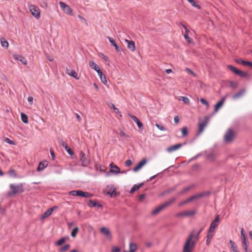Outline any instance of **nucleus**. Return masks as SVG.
Segmentation results:
<instances>
[{"label": "nucleus", "instance_id": "052dcab7", "mask_svg": "<svg viewBox=\"0 0 252 252\" xmlns=\"http://www.w3.org/2000/svg\"><path fill=\"white\" fill-rule=\"evenodd\" d=\"M33 98L32 96H29L28 98V101L30 105H32L33 104Z\"/></svg>", "mask_w": 252, "mask_h": 252}, {"label": "nucleus", "instance_id": "0eeeda50", "mask_svg": "<svg viewBox=\"0 0 252 252\" xmlns=\"http://www.w3.org/2000/svg\"><path fill=\"white\" fill-rule=\"evenodd\" d=\"M209 121V117L205 116L204 118L203 121H202V122H200L198 123V127H199L198 134L201 133L203 132L205 127L208 125Z\"/></svg>", "mask_w": 252, "mask_h": 252}, {"label": "nucleus", "instance_id": "4468645a", "mask_svg": "<svg viewBox=\"0 0 252 252\" xmlns=\"http://www.w3.org/2000/svg\"><path fill=\"white\" fill-rule=\"evenodd\" d=\"M100 232L104 234L107 238L111 239L112 236L109 229L105 227H103L100 228Z\"/></svg>", "mask_w": 252, "mask_h": 252}, {"label": "nucleus", "instance_id": "c9c22d12", "mask_svg": "<svg viewBox=\"0 0 252 252\" xmlns=\"http://www.w3.org/2000/svg\"><path fill=\"white\" fill-rule=\"evenodd\" d=\"M109 106L111 108L113 109L115 113L118 114L120 117H122V114L121 112L119 111V110L118 109V108L115 107L114 104L111 103Z\"/></svg>", "mask_w": 252, "mask_h": 252}, {"label": "nucleus", "instance_id": "13d9d810", "mask_svg": "<svg viewBox=\"0 0 252 252\" xmlns=\"http://www.w3.org/2000/svg\"><path fill=\"white\" fill-rule=\"evenodd\" d=\"M184 216H186V212L185 211L178 213L176 215V217H178V218L181 217H184Z\"/></svg>", "mask_w": 252, "mask_h": 252}, {"label": "nucleus", "instance_id": "37998d69", "mask_svg": "<svg viewBox=\"0 0 252 252\" xmlns=\"http://www.w3.org/2000/svg\"><path fill=\"white\" fill-rule=\"evenodd\" d=\"M227 68L235 74H236V73L239 70L235 67L232 66V65H228Z\"/></svg>", "mask_w": 252, "mask_h": 252}, {"label": "nucleus", "instance_id": "a18cd8bd", "mask_svg": "<svg viewBox=\"0 0 252 252\" xmlns=\"http://www.w3.org/2000/svg\"><path fill=\"white\" fill-rule=\"evenodd\" d=\"M66 238L65 237H63L58 240L56 243L57 246H61L66 241Z\"/></svg>", "mask_w": 252, "mask_h": 252}, {"label": "nucleus", "instance_id": "412c9836", "mask_svg": "<svg viewBox=\"0 0 252 252\" xmlns=\"http://www.w3.org/2000/svg\"><path fill=\"white\" fill-rule=\"evenodd\" d=\"M147 160L145 159H142L140 161L138 164L135 166L133 169V171L134 172H137L140 169H141L142 166L146 163Z\"/></svg>", "mask_w": 252, "mask_h": 252}, {"label": "nucleus", "instance_id": "0e129e2a", "mask_svg": "<svg viewBox=\"0 0 252 252\" xmlns=\"http://www.w3.org/2000/svg\"><path fill=\"white\" fill-rule=\"evenodd\" d=\"M174 122L176 124L178 123L180 121V118L178 116H176L174 118Z\"/></svg>", "mask_w": 252, "mask_h": 252}, {"label": "nucleus", "instance_id": "ddd939ff", "mask_svg": "<svg viewBox=\"0 0 252 252\" xmlns=\"http://www.w3.org/2000/svg\"><path fill=\"white\" fill-rule=\"evenodd\" d=\"M210 193L209 191L203 192H201V193L193 195L190 196V197L191 200L192 201L194 200L199 199V198H200L201 197H204L206 196H208L210 195Z\"/></svg>", "mask_w": 252, "mask_h": 252}, {"label": "nucleus", "instance_id": "79ce46f5", "mask_svg": "<svg viewBox=\"0 0 252 252\" xmlns=\"http://www.w3.org/2000/svg\"><path fill=\"white\" fill-rule=\"evenodd\" d=\"M70 248V245L69 244H66L65 246H63L61 248L59 252H64L68 251Z\"/></svg>", "mask_w": 252, "mask_h": 252}, {"label": "nucleus", "instance_id": "2f4dec72", "mask_svg": "<svg viewBox=\"0 0 252 252\" xmlns=\"http://www.w3.org/2000/svg\"><path fill=\"white\" fill-rule=\"evenodd\" d=\"M144 185V183H140L138 185H134L132 187V188L130 189V192L133 193L134 191L137 190L139 189L141 187H142Z\"/></svg>", "mask_w": 252, "mask_h": 252}, {"label": "nucleus", "instance_id": "c03bdc74", "mask_svg": "<svg viewBox=\"0 0 252 252\" xmlns=\"http://www.w3.org/2000/svg\"><path fill=\"white\" fill-rule=\"evenodd\" d=\"M182 136L183 137L186 136L188 135V128L187 127H184L181 129Z\"/></svg>", "mask_w": 252, "mask_h": 252}, {"label": "nucleus", "instance_id": "774afa93", "mask_svg": "<svg viewBox=\"0 0 252 252\" xmlns=\"http://www.w3.org/2000/svg\"><path fill=\"white\" fill-rule=\"evenodd\" d=\"M6 141L7 142V143L11 145H13L14 144V142L13 141L11 140L8 138H6Z\"/></svg>", "mask_w": 252, "mask_h": 252}, {"label": "nucleus", "instance_id": "7c9ffc66", "mask_svg": "<svg viewBox=\"0 0 252 252\" xmlns=\"http://www.w3.org/2000/svg\"><path fill=\"white\" fill-rule=\"evenodd\" d=\"M236 62L243 65H248L252 67V63L249 61H245L241 59H238L236 60Z\"/></svg>", "mask_w": 252, "mask_h": 252}, {"label": "nucleus", "instance_id": "338daca9", "mask_svg": "<svg viewBox=\"0 0 252 252\" xmlns=\"http://www.w3.org/2000/svg\"><path fill=\"white\" fill-rule=\"evenodd\" d=\"M180 24L182 26V27L185 30L186 32H189V30L188 29L187 27L182 23H180Z\"/></svg>", "mask_w": 252, "mask_h": 252}, {"label": "nucleus", "instance_id": "f257e3e1", "mask_svg": "<svg viewBox=\"0 0 252 252\" xmlns=\"http://www.w3.org/2000/svg\"><path fill=\"white\" fill-rule=\"evenodd\" d=\"M202 229L203 228H201L196 233L194 230L189 234L183 247V252H192L193 251Z\"/></svg>", "mask_w": 252, "mask_h": 252}, {"label": "nucleus", "instance_id": "9d476101", "mask_svg": "<svg viewBox=\"0 0 252 252\" xmlns=\"http://www.w3.org/2000/svg\"><path fill=\"white\" fill-rule=\"evenodd\" d=\"M220 221V215H217L215 219L211 222L209 231L211 232H214L216 227L218 225L219 222Z\"/></svg>", "mask_w": 252, "mask_h": 252}, {"label": "nucleus", "instance_id": "dca6fc26", "mask_svg": "<svg viewBox=\"0 0 252 252\" xmlns=\"http://www.w3.org/2000/svg\"><path fill=\"white\" fill-rule=\"evenodd\" d=\"M128 115L129 116V117L136 123L139 128H142V127H143L142 123L140 121V120L136 116H135L130 113H129Z\"/></svg>", "mask_w": 252, "mask_h": 252}, {"label": "nucleus", "instance_id": "6ab92c4d", "mask_svg": "<svg viewBox=\"0 0 252 252\" xmlns=\"http://www.w3.org/2000/svg\"><path fill=\"white\" fill-rule=\"evenodd\" d=\"M107 38L108 39L111 45L115 47V50L117 52H121L122 51V48L118 46L115 40L112 37L108 36L107 37Z\"/></svg>", "mask_w": 252, "mask_h": 252}, {"label": "nucleus", "instance_id": "2eb2a0df", "mask_svg": "<svg viewBox=\"0 0 252 252\" xmlns=\"http://www.w3.org/2000/svg\"><path fill=\"white\" fill-rule=\"evenodd\" d=\"M110 172L113 173L115 174H117L120 173V169L119 167L118 166L114 164L113 163H111L110 164Z\"/></svg>", "mask_w": 252, "mask_h": 252}, {"label": "nucleus", "instance_id": "4d7b16f0", "mask_svg": "<svg viewBox=\"0 0 252 252\" xmlns=\"http://www.w3.org/2000/svg\"><path fill=\"white\" fill-rule=\"evenodd\" d=\"M230 86L232 88H235L237 86V83L233 81H230L229 82Z\"/></svg>", "mask_w": 252, "mask_h": 252}, {"label": "nucleus", "instance_id": "5701e85b", "mask_svg": "<svg viewBox=\"0 0 252 252\" xmlns=\"http://www.w3.org/2000/svg\"><path fill=\"white\" fill-rule=\"evenodd\" d=\"M97 73H98V75L99 76V78H100V79L101 82L103 84L106 85L107 82V79H106L105 75L103 73V72L101 70V69L99 70L98 71H97Z\"/></svg>", "mask_w": 252, "mask_h": 252}, {"label": "nucleus", "instance_id": "680f3d73", "mask_svg": "<svg viewBox=\"0 0 252 252\" xmlns=\"http://www.w3.org/2000/svg\"><path fill=\"white\" fill-rule=\"evenodd\" d=\"M231 249L232 251V252H239L238 248L236 246H235L232 248H231Z\"/></svg>", "mask_w": 252, "mask_h": 252}, {"label": "nucleus", "instance_id": "de8ad7c7", "mask_svg": "<svg viewBox=\"0 0 252 252\" xmlns=\"http://www.w3.org/2000/svg\"><path fill=\"white\" fill-rule=\"evenodd\" d=\"M207 158L211 160H213L215 159V155L212 152L207 154Z\"/></svg>", "mask_w": 252, "mask_h": 252}, {"label": "nucleus", "instance_id": "6e6d98bb", "mask_svg": "<svg viewBox=\"0 0 252 252\" xmlns=\"http://www.w3.org/2000/svg\"><path fill=\"white\" fill-rule=\"evenodd\" d=\"M200 102H201L202 104H204V105H206V106H207V107H208V106H209V103H208V101H207L206 99H205L204 98H201L200 99Z\"/></svg>", "mask_w": 252, "mask_h": 252}, {"label": "nucleus", "instance_id": "473e14b6", "mask_svg": "<svg viewBox=\"0 0 252 252\" xmlns=\"http://www.w3.org/2000/svg\"><path fill=\"white\" fill-rule=\"evenodd\" d=\"M0 43H1V46L5 49L8 48V46H9V43L7 42V41H6L5 39V38L3 37H0Z\"/></svg>", "mask_w": 252, "mask_h": 252}, {"label": "nucleus", "instance_id": "39448f33", "mask_svg": "<svg viewBox=\"0 0 252 252\" xmlns=\"http://www.w3.org/2000/svg\"><path fill=\"white\" fill-rule=\"evenodd\" d=\"M81 165L83 167H87L90 163V159L85 156V154L81 152L80 153Z\"/></svg>", "mask_w": 252, "mask_h": 252}, {"label": "nucleus", "instance_id": "4c0bfd02", "mask_svg": "<svg viewBox=\"0 0 252 252\" xmlns=\"http://www.w3.org/2000/svg\"><path fill=\"white\" fill-rule=\"evenodd\" d=\"M192 6L197 8L198 9L201 8L199 5L197 3V2L195 0H187Z\"/></svg>", "mask_w": 252, "mask_h": 252}, {"label": "nucleus", "instance_id": "72a5a7b5", "mask_svg": "<svg viewBox=\"0 0 252 252\" xmlns=\"http://www.w3.org/2000/svg\"><path fill=\"white\" fill-rule=\"evenodd\" d=\"M81 190H73L70 191L68 192V194L72 196H80L81 195Z\"/></svg>", "mask_w": 252, "mask_h": 252}, {"label": "nucleus", "instance_id": "c85d7f7f", "mask_svg": "<svg viewBox=\"0 0 252 252\" xmlns=\"http://www.w3.org/2000/svg\"><path fill=\"white\" fill-rule=\"evenodd\" d=\"M245 92V89L241 90L240 91H239L238 93H236L232 96L233 99H236L238 98H240L244 94Z\"/></svg>", "mask_w": 252, "mask_h": 252}, {"label": "nucleus", "instance_id": "a211bd4d", "mask_svg": "<svg viewBox=\"0 0 252 252\" xmlns=\"http://www.w3.org/2000/svg\"><path fill=\"white\" fill-rule=\"evenodd\" d=\"M60 145L64 148L69 155L72 156L74 154L73 151L67 146L66 144L63 140H61Z\"/></svg>", "mask_w": 252, "mask_h": 252}, {"label": "nucleus", "instance_id": "f03ea898", "mask_svg": "<svg viewBox=\"0 0 252 252\" xmlns=\"http://www.w3.org/2000/svg\"><path fill=\"white\" fill-rule=\"evenodd\" d=\"M10 190L8 191V195L9 196L17 193H23L24 191L23 185L22 183H20L17 185L11 184L9 185Z\"/></svg>", "mask_w": 252, "mask_h": 252}, {"label": "nucleus", "instance_id": "3c124183", "mask_svg": "<svg viewBox=\"0 0 252 252\" xmlns=\"http://www.w3.org/2000/svg\"><path fill=\"white\" fill-rule=\"evenodd\" d=\"M189 32H185V33L184 34V37L186 39V40H187V41L188 42V43H190V39L189 36Z\"/></svg>", "mask_w": 252, "mask_h": 252}, {"label": "nucleus", "instance_id": "09e8293b", "mask_svg": "<svg viewBox=\"0 0 252 252\" xmlns=\"http://www.w3.org/2000/svg\"><path fill=\"white\" fill-rule=\"evenodd\" d=\"M180 100H182L186 104H189V99L187 97L181 96Z\"/></svg>", "mask_w": 252, "mask_h": 252}, {"label": "nucleus", "instance_id": "bf43d9fd", "mask_svg": "<svg viewBox=\"0 0 252 252\" xmlns=\"http://www.w3.org/2000/svg\"><path fill=\"white\" fill-rule=\"evenodd\" d=\"M112 252H120V249L118 247H114L112 248Z\"/></svg>", "mask_w": 252, "mask_h": 252}, {"label": "nucleus", "instance_id": "58836bf2", "mask_svg": "<svg viewBox=\"0 0 252 252\" xmlns=\"http://www.w3.org/2000/svg\"><path fill=\"white\" fill-rule=\"evenodd\" d=\"M21 120L24 123L27 124L28 123V117L26 114L21 113Z\"/></svg>", "mask_w": 252, "mask_h": 252}, {"label": "nucleus", "instance_id": "cd10ccee", "mask_svg": "<svg viewBox=\"0 0 252 252\" xmlns=\"http://www.w3.org/2000/svg\"><path fill=\"white\" fill-rule=\"evenodd\" d=\"M225 99V97L222 98L215 105V112H217L220 108L222 105Z\"/></svg>", "mask_w": 252, "mask_h": 252}, {"label": "nucleus", "instance_id": "49530a36", "mask_svg": "<svg viewBox=\"0 0 252 252\" xmlns=\"http://www.w3.org/2000/svg\"><path fill=\"white\" fill-rule=\"evenodd\" d=\"M79 228L78 227H76L74 228L71 233V236L72 237H75L76 236L77 232H78Z\"/></svg>", "mask_w": 252, "mask_h": 252}, {"label": "nucleus", "instance_id": "69168bd1", "mask_svg": "<svg viewBox=\"0 0 252 252\" xmlns=\"http://www.w3.org/2000/svg\"><path fill=\"white\" fill-rule=\"evenodd\" d=\"M186 71H187L189 73L195 75V74H194V73L193 72V71H192V70H191V69H190L189 68H186Z\"/></svg>", "mask_w": 252, "mask_h": 252}, {"label": "nucleus", "instance_id": "864d4df0", "mask_svg": "<svg viewBox=\"0 0 252 252\" xmlns=\"http://www.w3.org/2000/svg\"><path fill=\"white\" fill-rule=\"evenodd\" d=\"M155 126L161 131H165L166 130L164 126L159 125L158 124H156Z\"/></svg>", "mask_w": 252, "mask_h": 252}, {"label": "nucleus", "instance_id": "4be33fe9", "mask_svg": "<svg viewBox=\"0 0 252 252\" xmlns=\"http://www.w3.org/2000/svg\"><path fill=\"white\" fill-rule=\"evenodd\" d=\"M125 41L127 43V48L131 51H134L135 49L134 42L127 39H126Z\"/></svg>", "mask_w": 252, "mask_h": 252}, {"label": "nucleus", "instance_id": "8fccbe9b", "mask_svg": "<svg viewBox=\"0 0 252 252\" xmlns=\"http://www.w3.org/2000/svg\"><path fill=\"white\" fill-rule=\"evenodd\" d=\"M8 174L10 176L13 177H16L17 176L16 171L14 169L9 170V171H8Z\"/></svg>", "mask_w": 252, "mask_h": 252}, {"label": "nucleus", "instance_id": "ea45409f", "mask_svg": "<svg viewBox=\"0 0 252 252\" xmlns=\"http://www.w3.org/2000/svg\"><path fill=\"white\" fill-rule=\"evenodd\" d=\"M93 196V194L87 192H84L81 190L80 197L89 198Z\"/></svg>", "mask_w": 252, "mask_h": 252}, {"label": "nucleus", "instance_id": "a19ab883", "mask_svg": "<svg viewBox=\"0 0 252 252\" xmlns=\"http://www.w3.org/2000/svg\"><path fill=\"white\" fill-rule=\"evenodd\" d=\"M137 249V246L135 244L130 243L129 244V252H135Z\"/></svg>", "mask_w": 252, "mask_h": 252}, {"label": "nucleus", "instance_id": "7ed1b4c3", "mask_svg": "<svg viewBox=\"0 0 252 252\" xmlns=\"http://www.w3.org/2000/svg\"><path fill=\"white\" fill-rule=\"evenodd\" d=\"M174 201H175V198H173V199H171L163 203L162 204L160 205L157 208H156L155 210H154L152 212L151 214L153 216L157 215L162 210H163L164 209H165L168 206L170 205Z\"/></svg>", "mask_w": 252, "mask_h": 252}, {"label": "nucleus", "instance_id": "20e7f679", "mask_svg": "<svg viewBox=\"0 0 252 252\" xmlns=\"http://www.w3.org/2000/svg\"><path fill=\"white\" fill-rule=\"evenodd\" d=\"M241 239L244 252H248L247 237L245 234V230L243 228L241 229Z\"/></svg>", "mask_w": 252, "mask_h": 252}, {"label": "nucleus", "instance_id": "bb28decb", "mask_svg": "<svg viewBox=\"0 0 252 252\" xmlns=\"http://www.w3.org/2000/svg\"><path fill=\"white\" fill-rule=\"evenodd\" d=\"M53 212V208H50L48 209L42 216L41 219H44L50 216Z\"/></svg>", "mask_w": 252, "mask_h": 252}, {"label": "nucleus", "instance_id": "6e6552de", "mask_svg": "<svg viewBox=\"0 0 252 252\" xmlns=\"http://www.w3.org/2000/svg\"><path fill=\"white\" fill-rule=\"evenodd\" d=\"M59 5L64 13L69 15H73L72 10L71 9L69 6H68L66 3L62 1L59 2Z\"/></svg>", "mask_w": 252, "mask_h": 252}, {"label": "nucleus", "instance_id": "c756f323", "mask_svg": "<svg viewBox=\"0 0 252 252\" xmlns=\"http://www.w3.org/2000/svg\"><path fill=\"white\" fill-rule=\"evenodd\" d=\"M88 206L90 207H97L98 208H100L102 207V205L99 204L97 202L93 200H90L88 203Z\"/></svg>", "mask_w": 252, "mask_h": 252}, {"label": "nucleus", "instance_id": "603ef678", "mask_svg": "<svg viewBox=\"0 0 252 252\" xmlns=\"http://www.w3.org/2000/svg\"><path fill=\"white\" fill-rule=\"evenodd\" d=\"M119 135L121 137H124L125 138H128L129 137V135L126 134L125 132H123V131L121 130L119 132Z\"/></svg>", "mask_w": 252, "mask_h": 252}, {"label": "nucleus", "instance_id": "9b49d317", "mask_svg": "<svg viewBox=\"0 0 252 252\" xmlns=\"http://www.w3.org/2000/svg\"><path fill=\"white\" fill-rule=\"evenodd\" d=\"M186 143L185 142L184 143H179V144H176L174 145H172L171 146L168 147L166 149V151L168 153L172 152L173 151H175L178 150V149H179L180 148L182 147L183 145H186Z\"/></svg>", "mask_w": 252, "mask_h": 252}, {"label": "nucleus", "instance_id": "1a4fd4ad", "mask_svg": "<svg viewBox=\"0 0 252 252\" xmlns=\"http://www.w3.org/2000/svg\"><path fill=\"white\" fill-rule=\"evenodd\" d=\"M29 9L32 12V15L36 19H38L40 17V10L39 9L34 5H30Z\"/></svg>", "mask_w": 252, "mask_h": 252}, {"label": "nucleus", "instance_id": "f8f14e48", "mask_svg": "<svg viewBox=\"0 0 252 252\" xmlns=\"http://www.w3.org/2000/svg\"><path fill=\"white\" fill-rule=\"evenodd\" d=\"M210 193L209 191L203 192H201V193L193 195L190 196V197L191 200L192 201L194 200L199 199V198H200L201 197H204L206 196H208L210 195Z\"/></svg>", "mask_w": 252, "mask_h": 252}, {"label": "nucleus", "instance_id": "b1692460", "mask_svg": "<svg viewBox=\"0 0 252 252\" xmlns=\"http://www.w3.org/2000/svg\"><path fill=\"white\" fill-rule=\"evenodd\" d=\"M194 187H195L194 184H192L188 187H186L184 188L182 190H181L179 192V194L182 195L183 194H185V193H186L188 191L190 190L191 189H192V188H193Z\"/></svg>", "mask_w": 252, "mask_h": 252}, {"label": "nucleus", "instance_id": "f3484780", "mask_svg": "<svg viewBox=\"0 0 252 252\" xmlns=\"http://www.w3.org/2000/svg\"><path fill=\"white\" fill-rule=\"evenodd\" d=\"M13 58L15 60L20 61L23 64H27V60L21 55H14Z\"/></svg>", "mask_w": 252, "mask_h": 252}, {"label": "nucleus", "instance_id": "f704fd0d", "mask_svg": "<svg viewBox=\"0 0 252 252\" xmlns=\"http://www.w3.org/2000/svg\"><path fill=\"white\" fill-rule=\"evenodd\" d=\"M213 233L211 232L210 231H208L207 236V240H206V245H209L211 242V239L213 237Z\"/></svg>", "mask_w": 252, "mask_h": 252}, {"label": "nucleus", "instance_id": "aec40b11", "mask_svg": "<svg viewBox=\"0 0 252 252\" xmlns=\"http://www.w3.org/2000/svg\"><path fill=\"white\" fill-rule=\"evenodd\" d=\"M48 166V162L47 161H44L40 162L37 168V171L39 172L43 171Z\"/></svg>", "mask_w": 252, "mask_h": 252}, {"label": "nucleus", "instance_id": "e433bc0d", "mask_svg": "<svg viewBox=\"0 0 252 252\" xmlns=\"http://www.w3.org/2000/svg\"><path fill=\"white\" fill-rule=\"evenodd\" d=\"M237 75H239L241 77L247 78L248 76V73L246 72L238 70L237 72L236 73Z\"/></svg>", "mask_w": 252, "mask_h": 252}, {"label": "nucleus", "instance_id": "a878e982", "mask_svg": "<svg viewBox=\"0 0 252 252\" xmlns=\"http://www.w3.org/2000/svg\"><path fill=\"white\" fill-rule=\"evenodd\" d=\"M89 65L92 69H94L96 72L100 70L99 66L92 61L89 62Z\"/></svg>", "mask_w": 252, "mask_h": 252}, {"label": "nucleus", "instance_id": "e2e57ef3", "mask_svg": "<svg viewBox=\"0 0 252 252\" xmlns=\"http://www.w3.org/2000/svg\"><path fill=\"white\" fill-rule=\"evenodd\" d=\"M125 164L126 166H129L132 164V161L130 159H127L126 161Z\"/></svg>", "mask_w": 252, "mask_h": 252}, {"label": "nucleus", "instance_id": "423d86ee", "mask_svg": "<svg viewBox=\"0 0 252 252\" xmlns=\"http://www.w3.org/2000/svg\"><path fill=\"white\" fill-rule=\"evenodd\" d=\"M234 136V133L231 129H228L224 135V141L225 142H231Z\"/></svg>", "mask_w": 252, "mask_h": 252}, {"label": "nucleus", "instance_id": "393cba45", "mask_svg": "<svg viewBox=\"0 0 252 252\" xmlns=\"http://www.w3.org/2000/svg\"><path fill=\"white\" fill-rule=\"evenodd\" d=\"M66 73L70 76L73 77L74 78L78 80L79 78L78 77L77 73L74 70H70L68 69H66Z\"/></svg>", "mask_w": 252, "mask_h": 252}, {"label": "nucleus", "instance_id": "5fc2aeb1", "mask_svg": "<svg viewBox=\"0 0 252 252\" xmlns=\"http://www.w3.org/2000/svg\"><path fill=\"white\" fill-rule=\"evenodd\" d=\"M186 212V216H191L195 214V212L193 211H189Z\"/></svg>", "mask_w": 252, "mask_h": 252}]
</instances>
